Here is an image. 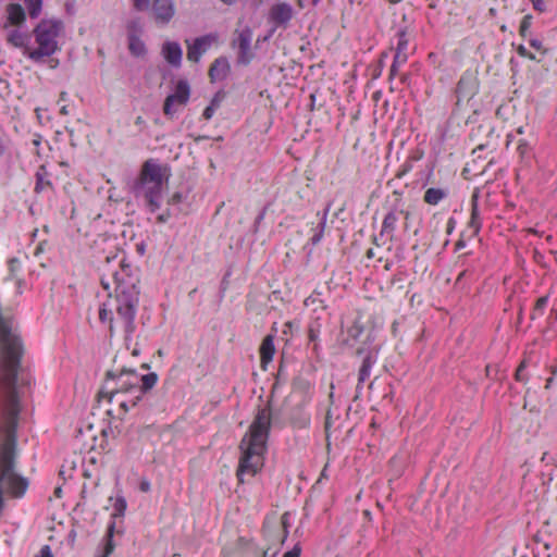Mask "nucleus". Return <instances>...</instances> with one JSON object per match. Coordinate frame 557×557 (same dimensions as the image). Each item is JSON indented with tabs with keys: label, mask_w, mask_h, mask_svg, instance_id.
I'll use <instances>...</instances> for the list:
<instances>
[{
	"label": "nucleus",
	"mask_w": 557,
	"mask_h": 557,
	"mask_svg": "<svg viewBox=\"0 0 557 557\" xmlns=\"http://www.w3.org/2000/svg\"><path fill=\"white\" fill-rule=\"evenodd\" d=\"M216 40V37L212 34L205 35L196 38L193 42L186 40L187 45V59L190 62H199L203 53L211 47Z\"/></svg>",
	"instance_id": "obj_12"
},
{
	"label": "nucleus",
	"mask_w": 557,
	"mask_h": 557,
	"mask_svg": "<svg viewBox=\"0 0 557 557\" xmlns=\"http://www.w3.org/2000/svg\"><path fill=\"white\" fill-rule=\"evenodd\" d=\"M290 525L289 512H284L280 523L265 520L263 524V534L267 541L271 543L283 544L288 536V528Z\"/></svg>",
	"instance_id": "obj_8"
},
{
	"label": "nucleus",
	"mask_w": 557,
	"mask_h": 557,
	"mask_svg": "<svg viewBox=\"0 0 557 557\" xmlns=\"http://www.w3.org/2000/svg\"><path fill=\"white\" fill-rule=\"evenodd\" d=\"M480 89L479 78L475 72L466 71L456 87L457 104L469 102Z\"/></svg>",
	"instance_id": "obj_9"
},
{
	"label": "nucleus",
	"mask_w": 557,
	"mask_h": 557,
	"mask_svg": "<svg viewBox=\"0 0 557 557\" xmlns=\"http://www.w3.org/2000/svg\"><path fill=\"white\" fill-rule=\"evenodd\" d=\"M470 171L469 166L467 165L463 171L461 172V174H467L468 172Z\"/></svg>",
	"instance_id": "obj_64"
},
{
	"label": "nucleus",
	"mask_w": 557,
	"mask_h": 557,
	"mask_svg": "<svg viewBox=\"0 0 557 557\" xmlns=\"http://www.w3.org/2000/svg\"><path fill=\"white\" fill-rule=\"evenodd\" d=\"M139 354V350L137 348H134L133 351H132V355L133 356H137Z\"/></svg>",
	"instance_id": "obj_63"
},
{
	"label": "nucleus",
	"mask_w": 557,
	"mask_h": 557,
	"mask_svg": "<svg viewBox=\"0 0 557 557\" xmlns=\"http://www.w3.org/2000/svg\"><path fill=\"white\" fill-rule=\"evenodd\" d=\"M7 41L13 47L24 48V54L27 55L26 48L28 47L26 46L27 36L25 34L17 29H13L8 34Z\"/></svg>",
	"instance_id": "obj_21"
},
{
	"label": "nucleus",
	"mask_w": 557,
	"mask_h": 557,
	"mask_svg": "<svg viewBox=\"0 0 557 557\" xmlns=\"http://www.w3.org/2000/svg\"><path fill=\"white\" fill-rule=\"evenodd\" d=\"M530 45H531V47H533L537 51H542V53L546 52V50L543 49L542 41L539 40V39H531L530 40Z\"/></svg>",
	"instance_id": "obj_44"
},
{
	"label": "nucleus",
	"mask_w": 557,
	"mask_h": 557,
	"mask_svg": "<svg viewBox=\"0 0 557 557\" xmlns=\"http://www.w3.org/2000/svg\"><path fill=\"white\" fill-rule=\"evenodd\" d=\"M359 333H360V330L357 326L349 330V334L352 337H357L359 335Z\"/></svg>",
	"instance_id": "obj_50"
},
{
	"label": "nucleus",
	"mask_w": 557,
	"mask_h": 557,
	"mask_svg": "<svg viewBox=\"0 0 557 557\" xmlns=\"http://www.w3.org/2000/svg\"><path fill=\"white\" fill-rule=\"evenodd\" d=\"M301 553V548L299 545H295L293 549L286 552L283 557H299Z\"/></svg>",
	"instance_id": "obj_41"
},
{
	"label": "nucleus",
	"mask_w": 557,
	"mask_h": 557,
	"mask_svg": "<svg viewBox=\"0 0 557 557\" xmlns=\"http://www.w3.org/2000/svg\"><path fill=\"white\" fill-rule=\"evenodd\" d=\"M162 54L168 63L178 67L182 63L183 51L178 42L165 41L162 46Z\"/></svg>",
	"instance_id": "obj_15"
},
{
	"label": "nucleus",
	"mask_w": 557,
	"mask_h": 557,
	"mask_svg": "<svg viewBox=\"0 0 557 557\" xmlns=\"http://www.w3.org/2000/svg\"><path fill=\"white\" fill-rule=\"evenodd\" d=\"M35 557H53L52 553H51V549L48 545H45L38 555H36Z\"/></svg>",
	"instance_id": "obj_43"
},
{
	"label": "nucleus",
	"mask_w": 557,
	"mask_h": 557,
	"mask_svg": "<svg viewBox=\"0 0 557 557\" xmlns=\"http://www.w3.org/2000/svg\"><path fill=\"white\" fill-rule=\"evenodd\" d=\"M128 49L135 57H140L146 52L145 44L133 34L128 36Z\"/></svg>",
	"instance_id": "obj_23"
},
{
	"label": "nucleus",
	"mask_w": 557,
	"mask_h": 557,
	"mask_svg": "<svg viewBox=\"0 0 557 557\" xmlns=\"http://www.w3.org/2000/svg\"><path fill=\"white\" fill-rule=\"evenodd\" d=\"M547 302H548V296H543V297H540L537 300H536V304H535V307H534V312L532 313L531 318L534 320L536 319V315L537 314H543V311L545 309V307L547 306Z\"/></svg>",
	"instance_id": "obj_31"
},
{
	"label": "nucleus",
	"mask_w": 557,
	"mask_h": 557,
	"mask_svg": "<svg viewBox=\"0 0 557 557\" xmlns=\"http://www.w3.org/2000/svg\"><path fill=\"white\" fill-rule=\"evenodd\" d=\"M269 15L276 26L286 27L294 17V9L289 3L280 2L272 5Z\"/></svg>",
	"instance_id": "obj_13"
},
{
	"label": "nucleus",
	"mask_w": 557,
	"mask_h": 557,
	"mask_svg": "<svg viewBox=\"0 0 557 557\" xmlns=\"http://www.w3.org/2000/svg\"><path fill=\"white\" fill-rule=\"evenodd\" d=\"M517 149L521 156H524V153L528 151V145L524 143H520Z\"/></svg>",
	"instance_id": "obj_46"
},
{
	"label": "nucleus",
	"mask_w": 557,
	"mask_h": 557,
	"mask_svg": "<svg viewBox=\"0 0 557 557\" xmlns=\"http://www.w3.org/2000/svg\"><path fill=\"white\" fill-rule=\"evenodd\" d=\"M120 270L112 272L114 297L110 295L107 302L99 309V320L109 322V332L112 337L115 333L114 313L116 321L121 322L124 330V342L129 348L132 336L136 330L135 317L139 304L138 277L132 273V268L124 259L119 261Z\"/></svg>",
	"instance_id": "obj_1"
},
{
	"label": "nucleus",
	"mask_w": 557,
	"mask_h": 557,
	"mask_svg": "<svg viewBox=\"0 0 557 557\" xmlns=\"http://www.w3.org/2000/svg\"><path fill=\"white\" fill-rule=\"evenodd\" d=\"M8 22L11 25H22L26 20V14L21 4L11 3L7 8Z\"/></svg>",
	"instance_id": "obj_18"
},
{
	"label": "nucleus",
	"mask_w": 557,
	"mask_h": 557,
	"mask_svg": "<svg viewBox=\"0 0 557 557\" xmlns=\"http://www.w3.org/2000/svg\"><path fill=\"white\" fill-rule=\"evenodd\" d=\"M407 61V52H400L396 51L393 63L397 64L399 66L400 64H404Z\"/></svg>",
	"instance_id": "obj_37"
},
{
	"label": "nucleus",
	"mask_w": 557,
	"mask_h": 557,
	"mask_svg": "<svg viewBox=\"0 0 557 557\" xmlns=\"http://www.w3.org/2000/svg\"><path fill=\"white\" fill-rule=\"evenodd\" d=\"M533 4V8L540 12H544L545 11V2L544 0H530Z\"/></svg>",
	"instance_id": "obj_42"
},
{
	"label": "nucleus",
	"mask_w": 557,
	"mask_h": 557,
	"mask_svg": "<svg viewBox=\"0 0 557 557\" xmlns=\"http://www.w3.org/2000/svg\"><path fill=\"white\" fill-rule=\"evenodd\" d=\"M106 385L99 392L100 397H107L112 401L113 397L119 394L137 395L138 377L135 370L123 368L119 372L112 370L106 374Z\"/></svg>",
	"instance_id": "obj_5"
},
{
	"label": "nucleus",
	"mask_w": 557,
	"mask_h": 557,
	"mask_svg": "<svg viewBox=\"0 0 557 557\" xmlns=\"http://www.w3.org/2000/svg\"><path fill=\"white\" fill-rule=\"evenodd\" d=\"M488 13L492 17L496 15V9L494 7L490 8Z\"/></svg>",
	"instance_id": "obj_58"
},
{
	"label": "nucleus",
	"mask_w": 557,
	"mask_h": 557,
	"mask_svg": "<svg viewBox=\"0 0 557 557\" xmlns=\"http://www.w3.org/2000/svg\"><path fill=\"white\" fill-rule=\"evenodd\" d=\"M170 214L169 213H162L158 216V221L161 223H165L169 220Z\"/></svg>",
	"instance_id": "obj_48"
},
{
	"label": "nucleus",
	"mask_w": 557,
	"mask_h": 557,
	"mask_svg": "<svg viewBox=\"0 0 557 557\" xmlns=\"http://www.w3.org/2000/svg\"><path fill=\"white\" fill-rule=\"evenodd\" d=\"M252 30L245 27L236 32V38L233 40V46L238 48V62L248 64L252 60L251 52Z\"/></svg>",
	"instance_id": "obj_11"
},
{
	"label": "nucleus",
	"mask_w": 557,
	"mask_h": 557,
	"mask_svg": "<svg viewBox=\"0 0 557 557\" xmlns=\"http://www.w3.org/2000/svg\"><path fill=\"white\" fill-rule=\"evenodd\" d=\"M149 488H150V484H149L148 482H141V483H140V490H141L143 492H148V491H149Z\"/></svg>",
	"instance_id": "obj_51"
},
{
	"label": "nucleus",
	"mask_w": 557,
	"mask_h": 557,
	"mask_svg": "<svg viewBox=\"0 0 557 557\" xmlns=\"http://www.w3.org/2000/svg\"><path fill=\"white\" fill-rule=\"evenodd\" d=\"M24 2L32 18H35L40 14L42 0H24Z\"/></svg>",
	"instance_id": "obj_28"
},
{
	"label": "nucleus",
	"mask_w": 557,
	"mask_h": 557,
	"mask_svg": "<svg viewBox=\"0 0 557 557\" xmlns=\"http://www.w3.org/2000/svg\"><path fill=\"white\" fill-rule=\"evenodd\" d=\"M139 382L141 384H138L137 395H134L129 399L121 400L120 407L124 411H128L131 408H134L141 400L143 396L156 385L158 382V374L150 372L148 374L141 375L140 379H138V383Z\"/></svg>",
	"instance_id": "obj_10"
},
{
	"label": "nucleus",
	"mask_w": 557,
	"mask_h": 557,
	"mask_svg": "<svg viewBox=\"0 0 557 557\" xmlns=\"http://www.w3.org/2000/svg\"><path fill=\"white\" fill-rule=\"evenodd\" d=\"M277 554V550H274L273 553H270V547L267 548L264 552H263V557H275Z\"/></svg>",
	"instance_id": "obj_49"
},
{
	"label": "nucleus",
	"mask_w": 557,
	"mask_h": 557,
	"mask_svg": "<svg viewBox=\"0 0 557 557\" xmlns=\"http://www.w3.org/2000/svg\"><path fill=\"white\" fill-rule=\"evenodd\" d=\"M297 5L300 9H305L308 4H311L312 7H317L321 0H295Z\"/></svg>",
	"instance_id": "obj_39"
},
{
	"label": "nucleus",
	"mask_w": 557,
	"mask_h": 557,
	"mask_svg": "<svg viewBox=\"0 0 557 557\" xmlns=\"http://www.w3.org/2000/svg\"><path fill=\"white\" fill-rule=\"evenodd\" d=\"M127 504L124 497H117L113 505L112 518L123 517L126 510Z\"/></svg>",
	"instance_id": "obj_29"
},
{
	"label": "nucleus",
	"mask_w": 557,
	"mask_h": 557,
	"mask_svg": "<svg viewBox=\"0 0 557 557\" xmlns=\"http://www.w3.org/2000/svg\"><path fill=\"white\" fill-rule=\"evenodd\" d=\"M453 222H454V221H453V219H449L448 224H447V232H448V233H449V232H451V230H453V227H454V226H453Z\"/></svg>",
	"instance_id": "obj_56"
},
{
	"label": "nucleus",
	"mask_w": 557,
	"mask_h": 557,
	"mask_svg": "<svg viewBox=\"0 0 557 557\" xmlns=\"http://www.w3.org/2000/svg\"><path fill=\"white\" fill-rule=\"evenodd\" d=\"M187 195L182 193V191H175L173 193V195L170 197L169 199V203L174 206V205H180L182 203L185 199H186Z\"/></svg>",
	"instance_id": "obj_34"
},
{
	"label": "nucleus",
	"mask_w": 557,
	"mask_h": 557,
	"mask_svg": "<svg viewBox=\"0 0 557 557\" xmlns=\"http://www.w3.org/2000/svg\"><path fill=\"white\" fill-rule=\"evenodd\" d=\"M357 355L362 356V362L359 368L357 392L360 391L362 384L370 377L372 367L379 358V347L376 345L367 346L366 344L357 349Z\"/></svg>",
	"instance_id": "obj_7"
},
{
	"label": "nucleus",
	"mask_w": 557,
	"mask_h": 557,
	"mask_svg": "<svg viewBox=\"0 0 557 557\" xmlns=\"http://www.w3.org/2000/svg\"><path fill=\"white\" fill-rule=\"evenodd\" d=\"M60 112H61V114H63V115L69 114L67 107H66V106H63V107L61 108Z\"/></svg>",
	"instance_id": "obj_57"
},
{
	"label": "nucleus",
	"mask_w": 557,
	"mask_h": 557,
	"mask_svg": "<svg viewBox=\"0 0 557 557\" xmlns=\"http://www.w3.org/2000/svg\"><path fill=\"white\" fill-rule=\"evenodd\" d=\"M230 72V63L225 58H218L209 69V76L212 82L224 79Z\"/></svg>",
	"instance_id": "obj_16"
},
{
	"label": "nucleus",
	"mask_w": 557,
	"mask_h": 557,
	"mask_svg": "<svg viewBox=\"0 0 557 557\" xmlns=\"http://www.w3.org/2000/svg\"><path fill=\"white\" fill-rule=\"evenodd\" d=\"M150 0H134V7L138 11H146L149 8Z\"/></svg>",
	"instance_id": "obj_38"
},
{
	"label": "nucleus",
	"mask_w": 557,
	"mask_h": 557,
	"mask_svg": "<svg viewBox=\"0 0 557 557\" xmlns=\"http://www.w3.org/2000/svg\"><path fill=\"white\" fill-rule=\"evenodd\" d=\"M398 221V215L396 212H388L382 223V235L383 234H392L396 227V223Z\"/></svg>",
	"instance_id": "obj_25"
},
{
	"label": "nucleus",
	"mask_w": 557,
	"mask_h": 557,
	"mask_svg": "<svg viewBox=\"0 0 557 557\" xmlns=\"http://www.w3.org/2000/svg\"><path fill=\"white\" fill-rule=\"evenodd\" d=\"M114 532H115V522L111 521L107 528V533H106V537H104V540H106L104 552L100 557H109L113 553V550L115 548V544L113 542Z\"/></svg>",
	"instance_id": "obj_22"
},
{
	"label": "nucleus",
	"mask_w": 557,
	"mask_h": 557,
	"mask_svg": "<svg viewBox=\"0 0 557 557\" xmlns=\"http://www.w3.org/2000/svg\"><path fill=\"white\" fill-rule=\"evenodd\" d=\"M329 210H330V205L324 209V211H323V213L321 215L320 222H319V224L317 226L315 233H314V235L311 238V243L313 245H317L318 243H320V240L323 237V233H324V228H325V225H326V219H327Z\"/></svg>",
	"instance_id": "obj_24"
},
{
	"label": "nucleus",
	"mask_w": 557,
	"mask_h": 557,
	"mask_svg": "<svg viewBox=\"0 0 557 557\" xmlns=\"http://www.w3.org/2000/svg\"><path fill=\"white\" fill-rule=\"evenodd\" d=\"M309 336H310V339H311V341H315V338H317V335L313 333V331H312V330H310V334H309Z\"/></svg>",
	"instance_id": "obj_59"
},
{
	"label": "nucleus",
	"mask_w": 557,
	"mask_h": 557,
	"mask_svg": "<svg viewBox=\"0 0 557 557\" xmlns=\"http://www.w3.org/2000/svg\"><path fill=\"white\" fill-rule=\"evenodd\" d=\"M64 25L57 18L42 20L35 28L34 36L37 48L30 50L26 48L27 57L38 62L45 57H50L60 50L59 38L63 34Z\"/></svg>",
	"instance_id": "obj_3"
},
{
	"label": "nucleus",
	"mask_w": 557,
	"mask_h": 557,
	"mask_svg": "<svg viewBox=\"0 0 557 557\" xmlns=\"http://www.w3.org/2000/svg\"><path fill=\"white\" fill-rule=\"evenodd\" d=\"M213 112H214V110H213V108H212V107H207V108L205 109V111H203V114H202V115H203V117H205L206 120H210V119L212 117V115H213Z\"/></svg>",
	"instance_id": "obj_45"
},
{
	"label": "nucleus",
	"mask_w": 557,
	"mask_h": 557,
	"mask_svg": "<svg viewBox=\"0 0 557 557\" xmlns=\"http://www.w3.org/2000/svg\"><path fill=\"white\" fill-rule=\"evenodd\" d=\"M109 199L114 200V201H119L120 199H122V197H120V196L114 195L113 193H111V194L109 195Z\"/></svg>",
	"instance_id": "obj_55"
},
{
	"label": "nucleus",
	"mask_w": 557,
	"mask_h": 557,
	"mask_svg": "<svg viewBox=\"0 0 557 557\" xmlns=\"http://www.w3.org/2000/svg\"><path fill=\"white\" fill-rule=\"evenodd\" d=\"M525 369V362H521L520 366L518 367V369L516 370V380L519 381V382H523L525 379L523 376V371Z\"/></svg>",
	"instance_id": "obj_40"
},
{
	"label": "nucleus",
	"mask_w": 557,
	"mask_h": 557,
	"mask_svg": "<svg viewBox=\"0 0 557 557\" xmlns=\"http://www.w3.org/2000/svg\"><path fill=\"white\" fill-rule=\"evenodd\" d=\"M8 264L11 275H14L21 269V262L17 258H11Z\"/></svg>",
	"instance_id": "obj_36"
},
{
	"label": "nucleus",
	"mask_w": 557,
	"mask_h": 557,
	"mask_svg": "<svg viewBox=\"0 0 557 557\" xmlns=\"http://www.w3.org/2000/svg\"><path fill=\"white\" fill-rule=\"evenodd\" d=\"M517 52H518L519 55L528 58L530 60H534V61H537V62L542 61L541 59H537L533 53L529 52V50L524 46H522V45H520L517 48Z\"/></svg>",
	"instance_id": "obj_35"
},
{
	"label": "nucleus",
	"mask_w": 557,
	"mask_h": 557,
	"mask_svg": "<svg viewBox=\"0 0 557 557\" xmlns=\"http://www.w3.org/2000/svg\"><path fill=\"white\" fill-rule=\"evenodd\" d=\"M480 197V189L474 188L471 196V219L469 222V226L478 233L481 228V221L479 215L478 201Z\"/></svg>",
	"instance_id": "obj_19"
},
{
	"label": "nucleus",
	"mask_w": 557,
	"mask_h": 557,
	"mask_svg": "<svg viewBox=\"0 0 557 557\" xmlns=\"http://www.w3.org/2000/svg\"><path fill=\"white\" fill-rule=\"evenodd\" d=\"M448 195H449V188L446 186L430 187L425 190L423 200L428 205L436 206L442 200L446 199L448 197Z\"/></svg>",
	"instance_id": "obj_17"
},
{
	"label": "nucleus",
	"mask_w": 557,
	"mask_h": 557,
	"mask_svg": "<svg viewBox=\"0 0 557 557\" xmlns=\"http://www.w3.org/2000/svg\"><path fill=\"white\" fill-rule=\"evenodd\" d=\"M152 12L157 22L169 23L175 14L173 0H153Z\"/></svg>",
	"instance_id": "obj_14"
},
{
	"label": "nucleus",
	"mask_w": 557,
	"mask_h": 557,
	"mask_svg": "<svg viewBox=\"0 0 557 557\" xmlns=\"http://www.w3.org/2000/svg\"><path fill=\"white\" fill-rule=\"evenodd\" d=\"M163 171L165 170L157 160L149 159L144 163L139 174H162Z\"/></svg>",
	"instance_id": "obj_26"
},
{
	"label": "nucleus",
	"mask_w": 557,
	"mask_h": 557,
	"mask_svg": "<svg viewBox=\"0 0 557 557\" xmlns=\"http://www.w3.org/2000/svg\"><path fill=\"white\" fill-rule=\"evenodd\" d=\"M263 218H264V211L260 212V213L257 215V218H256V220H255V224H259V223L263 220Z\"/></svg>",
	"instance_id": "obj_53"
},
{
	"label": "nucleus",
	"mask_w": 557,
	"mask_h": 557,
	"mask_svg": "<svg viewBox=\"0 0 557 557\" xmlns=\"http://www.w3.org/2000/svg\"><path fill=\"white\" fill-rule=\"evenodd\" d=\"M272 421L271 409L269 407L260 408L242 438L239 444L242 456L237 469L239 482L244 483L245 476H255L263 467Z\"/></svg>",
	"instance_id": "obj_2"
},
{
	"label": "nucleus",
	"mask_w": 557,
	"mask_h": 557,
	"mask_svg": "<svg viewBox=\"0 0 557 557\" xmlns=\"http://www.w3.org/2000/svg\"><path fill=\"white\" fill-rule=\"evenodd\" d=\"M487 172V165L484 166L479 174L484 175Z\"/></svg>",
	"instance_id": "obj_61"
},
{
	"label": "nucleus",
	"mask_w": 557,
	"mask_h": 557,
	"mask_svg": "<svg viewBox=\"0 0 557 557\" xmlns=\"http://www.w3.org/2000/svg\"><path fill=\"white\" fill-rule=\"evenodd\" d=\"M543 546H544V548H545L546 550L550 549V544H549V543H547V542H545V543L543 544Z\"/></svg>",
	"instance_id": "obj_62"
},
{
	"label": "nucleus",
	"mask_w": 557,
	"mask_h": 557,
	"mask_svg": "<svg viewBox=\"0 0 557 557\" xmlns=\"http://www.w3.org/2000/svg\"><path fill=\"white\" fill-rule=\"evenodd\" d=\"M292 423L299 429H305L310 424V416L306 412L298 411L297 414H294L292 418Z\"/></svg>",
	"instance_id": "obj_27"
},
{
	"label": "nucleus",
	"mask_w": 557,
	"mask_h": 557,
	"mask_svg": "<svg viewBox=\"0 0 557 557\" xmlns=\"http://www.w3.org/2000/svg\"><path fill=\"white\" fill-rule=\"evenodd\" d=\"M169 176H136L129 182L131 188L137 198H143L151 212L161 206L164 189L168 187Z\"/></svg>",
	"instance_id": "obj_4"
},
{
	"label": "nucleus",
	"mask_w": 557,
	"mask_h": 557,
	"mask_svg": "<svg viewBox=\"0 0 557 557\" xmlns=\"http://www.w3.org/2000/svg\"><path fill=\"white\" fill-rule=\"evenodd\" d=\"M398 66L395 63H392L389 74L391 76H395L397 74Z\"/></svg>",
	"instance_id": "obj_52"
},
{
	"label": "nucleus",
	"mask_w": 557,
	"mask_h": 557,
	"mask_svg": "<svg viewBox=\"0 0 557 557\" xmlns=\"http://www.w3.org/2000/svg\"><path fill=\"white\" fill-rule=\"evenodd\" d=\"M36 177H37V182H36V186H35L36 193H40L45 188L51 186V183L47 180L48 176H36Z\"/></svg>",
	"instance_id": "obj_33"
},
{
	"label": "nucleus",
	"mask_w": 557,
	"mask_h": 557,
	"mask_svg": "<svg viewBox=\"0 0 557 557\" xmlns=\"http://www.w3.org/2000/svg\"><path fill=\"white\" fill-rule=\"evenodd\" d=\"M190 97V86L187 81L176 83L174 92L169 95L163 103V113L173 119L187 103Z\"/></svg>",
	"instance_id": "obj_6"
},
{
	"label": "nucleus",
	"mask_w": 557,
	"mask_h": 557,
	"mask_svg": "<svg viewBox=\"0 0 557 557\" xmlns=\"http://www.w3.org/2000/svg\"><path fill=\"white\" fill-rule=\"evenodd\" d=\"M412 168L409 164H405L403 171H400L398 174H406L407 172L411 171Z\"/></svg>",
	"instance_id": "obj_54"
},
{
	"label": "nucleus",
	"mask_w": 557,
	"mask_h": 557,
	"mask_svg": "<svg viewBox=\"0 0 557 557\" xmlns=\"http://www.w3.org/2000/svg\"><path fill=\"white\" fill-rule=\"evenodd\" d=\"M408 48V36L406 30H399L397 33V46L396 51L407 52Z\"/></svg>",
	"instance_id": "obj_30"
},
{
	"label": "nucleus",
	"mask_w": 557,
	"mask_h": 557,
	"mask_svg": "<svg viewBox=\"0 0 557 557\" xmlns=\"http://www.w3.org/2000/svg\"><path fill=\"white\" fill-rule=\"evenodd\" d=\"M531 24H532V16L531 15L523 16V18L520 23V27H519V33L522 37L525 38L528 36Z\"/></svg>",
	"instance_id": "obj_32"
},
{
	"label": "nucleus",
	"mask_w": 557,
	"mask_h": 557,
	"mask_svg": "<svg viewBox=\"0 0 557 557\" xmlns=\"http://www.w3.org/2000/svg\"><path fill=\"white\" fill-rule=\"evenodd\" d=\"M274 352V337L272 335H268L264 337L260 346L261 362L267 364L268 362L272 361Z\"/></svg>",
	"instance_id": "obj_20"
},
{
	"label": "nucleus",
	"mask_w": 557,
	"mask_h": 557,
	"mask_svg": "<svg viewBox=\"0 0 557 557\" xmlns=\"http://www.w3.org/2000/svg\"><path fill=\"white\" fill-rule=\"evenodd\" d=\"M101 283L104 289H109V283H107L104 278L101 280Z\"/></svg>",
	"instance_id": "obj_60"
},
{
	"label": "nucleus",
	"mask_w": 557,
	"mask_h": 557,
	"mask_svg": "<svg viewBox=\"0 0 557 557\" xmlns=\"http://www.w3.org/2000/svg\"><path fill=\"white\" fill-rule=\"evenodd\" d=\"M41 143V137L36 135L35 138L32 140V145L34 146L35 149H37V147L40 145Z\"/></svg>",
	"instance_id": "obj_47"
}]
</instances>
